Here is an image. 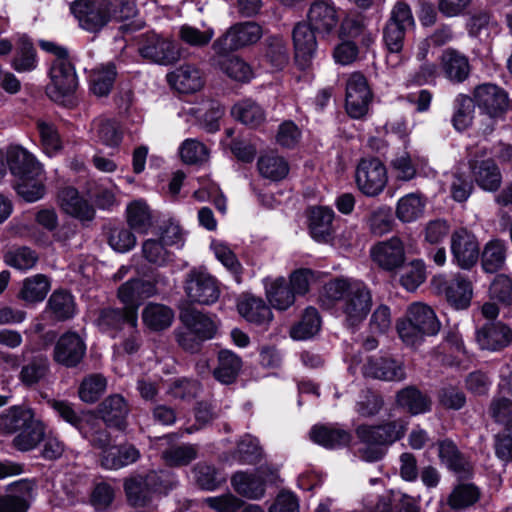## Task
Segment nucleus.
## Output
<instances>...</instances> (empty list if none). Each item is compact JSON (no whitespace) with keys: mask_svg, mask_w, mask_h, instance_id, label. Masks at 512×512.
<instances>
[{"mask_svg":"<svg viewBox=\"0 0 512 512\" xmlns=\"http://www.w3.org/2000/svg\"><path fill=\"white\" fill-rule=\"evenodd\" d=\"M372 99L365 77L360 73L352 74L346 84V111L354 119L363 118Z\"/></svg>","mask_w":512,"mask_h":512,"instance_id":"nucleus-15","label":"nucleus"},{"mask_svg":"<svg viewBox=\"0 0 512 512\" xmlns=\"http://www.w3.org/2000/svg\"><path fill=\"white\" fill-rule=\"evenodd\" d=\"M266 295L270 304L278 310H286L295 302V293L283 277L271 280L266 285Z\"/></svg>","mask_w":512,"mask_h":512,"instance_id":"nucleus-46","label":"nucleus"},{"mask_svg":"<svg viewBox=\"0 0 512 512\" xmlns=\"http://www.w3.org/2000/svg\"><path fill=\"white\" fill-rule=\"evenodd\" d=\"M265 58L275 70L283 69L288 63V49L285 41L279 37H271L267 40Z\"/></svg>","mask_w":512,"mask_h":512,"instance_id":"nucleus-62","label":"nucleus"},{"mask_svg":"<svg viewBox=\"0 0 512 512\" xmlns=\"http://www.w3.org/2000/svg\"><path fill=\"white\" fill-rule=\"evenodd\" d=\"M426 198L419 193H409L401 197L396 205V216L404 223L416 221L423 216Z\"/></svg>","mask_w":512,"mask_h":512,"instance_id":"nucleus-42","label":"nucleus"},{"mask_svg":"<svg viewBox=\"0 0 512 512\" xmlns=\"http://www.w3.org/2000/svg\"><path fill=\"white\" fill-rule=\"evenodd\" d=\"M313 442L326 448H336L347 445L351 440L349 432L327 425L314 426L310 431Z\"/></svg>","mask_w":512,"mask_h":512,"instance_id":"nucleus-40","label":"nucleus"},{"mask_svg":"<svg viewBox=\"0 0 512 512\" xmlns=\"http://www.w3.org/2000/svg\"><path fill=\"white\" fill-rule=\"evenodd\" d=\"M106 379L99 374H92L83 379L79 387V397L86 403H94L104 393Z\"/></svg>","mask_w":512,"mask_h":512,"instance_id":"nucleus-60","label":"nucleus"},{"mask_svg":"<svg viewBox=\"0 0 512 512\" xmlns=\"http://www.w3.org/2000/svg\"><path fill=\"white\" fill-rule=\"evenodd\" d=\"M217 65L231 80L244 83L253 78L251 66L238 56L219 59Z\"/></svg>","mask_w":512,"mask_h":512,"instance_id":"nucleus-52","label":"nucleus"},{"mask_svg":"<svg viewBox=\"0 0 512 512\" xmlns=\"http://www.w3.org/2000/svg\"><path fill=\"white\" fill-rule=\"evenodd\" d=\"M475 342L481 350L500 351L512 343V329L501 321H487L476 329Z\"/></svg>","mask_w":512,"mask_h":512,"instance_id":"nucleus-17","label":"nucleus"},{"mask_svg":"<svg viewBox=\"0 0 512 512\" xmlns=\"http://www.w3.org/2000/svg\"><path fill=\"white\" fill-rule=\"evenodd\" d=\"M451 252L459 267L470 269L479 258L478 241L468 230H456L451 236Z\"/></svg>","mask_w":512,"mask_h":512,"instance_id":"nucleus-22","label":"nucleus"},{"mask_svg":"<svg viewBox=\"0 0 512 512\" xmlns=\"http://www.w3.org/2000/svg\"><path fill=\"white\" fill-rule=\"evenodd\" d=\"M321 327L318 311L309 307L305 310L301 320L292 327L290 335L295 340H306L314 336Z\"/></svg>","mask_w":512,"mask_h":512,"instance_id":"nucleus-53","label":"nucleus"},{"mask_svg":"<svg viewBox=\"0 0 512 512\" xmlns=\"http://www.w3.org/2000/svg\"><path fill=\"white\" fill-rule=\"evenodd\" d=\"M164 473L160 475L153 471L145 478L137 477L125 481L124 488L128 502L135 507H146L152 500V495L156 491L166 488L162 482Z\"/></svg>","mask_w":512,"mask_h":512,"instance_id":"nucleus-14","label":"nucleus"},{"mask_svg":"<svg viewBox=\"0 0 512 512\" xmlns=\"http://www.w3.org/2000/svg\"><path fill=\"white\" fill-rule=\"evenodd\" d=\"M50 290L49 280L45 275L37 274L24 280L19 297L29 303L42 301Z\"/></svg>","mask_w":512,"mask_h":512,"instance_id":"nucleus-51","label":"nucleus"},{"mask_svg":"<svg viewBox=\"0 0 512 512\" xmlns=\"http://www.w3.org/2000/svg\"><path fill=\"white\" fill-rule=\"evenodd\" d=\"M49 306L57 319L65 320L75 313L73 296L65 291H55L49 299Z\"/></svg>","mask_w":512,"mask_h":512,"instance_id":"nucleus-63","label":"nucleus"},{"mask_svg":"<svg viewBox=\"0 0 512 512\" xmlns=\"http://www.w3.org/2000/svg\"><path fill=\"white\" fill-rule=\"evenodd\" d=\"M426 278L425 264L422 260H413L405 268L400 277L401 285L408 291L416 290Z\"/></svg>","mask_w":512,"mask_h":512,"instance_id":"nucleus-64","label":"nucleus"},{"mask_svg":"<svg viewBox=\"0 0 512 512\" xmlns=\"http://www.w3.org/2000/svg\"><path fill=\"white\" fill-rule=\"evenodd\" d=\"M473 100L467 95L459 94L454 100L452 125L457 131H465L473 121Z\"/></svg>","mask_w":512,"mask_h":512,"instance_id":"nucleus-55","label":"nucleus"},{"mask_svg":"<svg viewBox=\"0 0 512 512\" xmlns=\"http://www.w3.org/2000/svg\"><path fill=\"white\" fill-rule=\"evenodd\" d=\"M101 418L110 426L121 427L129 408L125 399L119 395H111L107 397L98 408Z\"/></svg>","mask_w":512,"mask_h":512,"instance_id":"nucleus-39","label":"nucleus"},{"mask_svg":"<svg viewBox=\"0 0 512 512\" xmlns=\"http://www.w3.org/2000/svg\"><path fill=\"white\" fill-rule=\"evenodd\" d=\"M138 50L143 58L162 65L171 64L178 59L173 42L153 32L141 36Z\"/></svg>","mask_w":512,"mask_h":512,"instance_id":"nucleus-20","label":"nucleus"},{"mask_svg":"<svg viewBox=\"0 0 512 512\" xmlns=\"http://www.w3.org/2000/svg\"><path fill=\"white\" fill-rule=\"evenodd\" d=\"M218 367L214 370L215 378L223 383H232L240 371L241 359L231 351H221L218 356Z\"/></svg>","mask_w":512,"mask_h":512,"instance_id":"nucleus-50","label":"nucleus"},{"mask_svg":"<svg viewBox=\"0 0 512 512\" xmlns=\"http://www.w3.org/2000/svg\"><path fill=\"white\" fill-rule=\"evenodd\" d=\"M316 31L308 21L297 23L292 31V39L295 49V62L304 70L310 67L317 50Z\"/></svg>","mask_w":512,"mask_h":512,"instance_id":"nucleus-19","label":"nucleus"},{"mask_svg":"<svg viewBox=\"0 0 512 512\" xmlns=\"http://www.w3.org/2000/svg\"><path fill=\"white\" fill-rule=\"evenodd\" d=\"M263 471L257 473L238 472L231 480L235 491L250 499H259L265 493Z\"/></svg>","mask_w":512,"mask_h":512,"instance_id":"nucleus-32","label":"nucleus"},{"mask_svg":"<svg viewBox=\"0 0 512 512\" xmlns=\"http://www.w3.org/2000/svg\"><path fill=\"white\" fill-rule=\"evenodd\" d=\"M507 244L500 239L488 241L481 254V266L486 273L502 270L506 264Z\"/></svg>","mask_w":512,"mask_h":512,"instance_id":"nucleus-36","label":"nucleus"},{"mask_svg":"<svg viewBox=\"0 0 512 512\" xmlns=\"http://www.w3.org/2000/svg\"><path fill=\"white\" fill-rule=\"evenodd\" d=\"M189 113L201 121L209 132L219 128V120L223 115V109L217 102L206 100L198 108H191Z\"/></svg>","mask_w":512,"mask_h":512,"instance_id":"nucleus-56","label":"nucleus"},{"mask_svg":"<svg viewBox=\"0 0 512 512\" xmlns=\"http://www.w3.org/2000/svg\"><path fill=\"white\" fill-rule=\"evenodd\" d=\"M234 457L240 464H255L262 458V448L256 438L245 435L239 441Z\"/></svg>","mask_w":512,"mask_h":512,"instance_id":"nucleus-58","label":"nucleus"},{"mask_svg":"<svg viewBox=\"0 0 512 512\" xmlns=\"http://www.w3.org/2000/svg\"><path fill=\"white\" fill-rule=\"evenodd\" d=\"M34 485L21 480L9 487V493L0 497V512H26L33 497Z\"/></svg>","mask_w":512,"mask_h":512,"instance_id":"nucleus-27","label":"nucleus"},{"mask_svg":"<svg viewBox=\"0 0 512 512\" xmlns=\"http://www.w3.org/2000/svg\"><path fill=\"white\" fill-rule=\"evenodd\" d=\"M181 320L200 340L213 338L217 330L216 322L212 318L196 310L184 311Z\"/></svg>","mask_w":512,"mask_h":512,"instance_id":"nucleus-38","label":"nucleus"},{"mask_svg":"<svg viewBox=\"0 0 512 512\" xmlns=\"http://www.w3.org/2000/svg\"><path fill=\"white\" fill-rule=\"evenodd\" d=\"M10 171L19 179H37L42 173L40 163L27 150L11 147L7 152Z\"/></svg>","mask_w":512,"mask_h":512,"instance_id":"nucleus-25","label":"nucleus"},{"mask_svg":"<svg viewBox=\"0 0 512 512\" xmlns=\"http://www.w3.org/2000/svg\"><path fill=\"white\" fill-rule=\"evenodd\" d=\"M70 10L78 20L79 26L91 33L99 32L110 21H128L120 26L123 32L138 30L141 21L133 20L137 14L132 0H76Z\"/></svg>","mask_w":512,"mask_h":512,"instance_id":"nucleus-1","label":"nucleus"},{"mask_svg":"<svg viewBox=\"0 0 512 512\" xmlns=\"http://www.w3.org/2000/svg\"><path fill=\"white\" fill-rule=\"evenodd\" d=\"M257 166L261 176L271 181H280L289 173V164L285 158L273 152L262 155Z\"/></svg>","mask_w":512,"mask_h":512,"instance_id":"nucleus-45","label":"nucleus"},{"mask_svg":"<svg viewBox=\"0 0 512 512\" xmlns=\"http://www.w3.org/2000/svg\"><path fill=\"white\" fill-rule=\"evenodd\" d=\"M366 377L385 381H401L405 378V371L401 363L383 357H372L363 366Z\"/></svg>","mask_w":512,"mask_h":512,"instance_id":"nucleus-28","label":"nucleus"},{"mask_svg":"<svg viewBox=\"0 0 512 512\" xmlns=\"http://www.w3.org/2000/svg\"><path fill=\"white\" fill-rule=\"evenodd\" d=\"M116 68L109 63L96 67L90 74V89L98 97L107 96L116 79Z\"/></svg>","mask_w":512,"mask_h":512,"instance_id":"nucleus-47","label":"nucleus"},{"mask_svg":"<svg viewBox=\"0 0 512 512\" xmlns=\"http://www.w3.org/2000/svg\"><path fill=\"white\" fill-rule=\"evenodd\" d=\"M334 212L328 207H313L309 213V232L317 242H328L334 232Z\"/></svg>","mask_w":512,"mask_h":512,"instance_id":"nucleus-31","label":"nucleus"},{"mask_svg":"<svg viewBox=\"0 0 512 512\" xmlns=\"http://www.w3.org/2000/svg\"><path fill=\"white\" fill-rule=\"evenodd\" d=\"M86 354L84 340L75 332H67L59 337L53 349V361L66 368L78 366Z\"/></svg>","mask_w":512,"mask_h":512,"instance_id":"nucleus-18","label":"nucleus"},{"mask_svg":"<svg viewBox=\"0 0 512 512\" xmlns=\"http://www.w3.org/2000/svg\"><path fill=\"white\" fill-rule=\"evenodd\" d=\"M370 257L381 270L390 273L396 272L403 267L406 261L404 243L396 236L379 241L371 247Z\"/></svg>","mask_w":512,"mask_h":512,"instance_id":"nucleus-13","label":"nucleus"},{"mask_svg":"<svg viewBox=\"0 0 512 512\" xmlns=\"http://www.w3.org/2000/svg\"><path fill=\"white\" fill-rule=\"evenodd\" d=\"M432 285L438 293L444 294L446 300L457 310H463L469 307L473 296V289L470 281L462 275H456L450 281L443 276H437L432 279Z\"/></svg>","mask_w":512,"mask_h":512,"instance_id":"nucleus-16","label":"nucleus"},{"mask_svg":"<svg viewBox=\"0 0 512 512\" xmlns=\"http://www.w3.org/2000/svg\"><path fill=\"white\" fill-rule=\"evenodd\" d=\"M358 39L359 42L369 47L376 38V33L367 26L366 18L360 14L341 12V21L334 34V38Z\"/></svg>","mask_w":512,"mask_h":512,"instance_id":"nucleus-23","label":"nucleus"},{"mask_svg":"<svg viewBox=\"0 0 512 512\" xmlns=\"http://www.w3.org/2000/svg\"><path fill=\"white\" fill-rule=\"evenodd\" d=\"M324 297L338 303V309L346 325L355 327L368 315L372 306V294L367 285L351 278H337L323 288Z\"/></svg>","mask_w":512,"mask_h":512,"instance_id":"nucleus-2","label":"nucleus"},{"mask_svg":"<svg viewBox=\"0 0 512 512\" xmlns=\"http://www.w3.org/2000/svg\"><path fill=\"white\" fill-rule=\"evenodd\" d=\"M237 307L242 317L257 326L265 327L272 320L270 308L260 298L246 297Z\"/></svg>","mask_w":512,"mask_h":512,"instance_id":"nucleus-35","label":"nucleus"},{"mask_svg":"<svg viewBox=\"0 0 512 512\" xmlns=\"http://www.w3.org/2000/svg\"><path fill=\"white\" fill-rule=\"evenodd\" d=\"M50 80L47 95L54 102L66 104L78 87L76 71L68 57H57L53 60Z\"/></svg>","mask_w":512,"mask_h":512,"instance_id":"nucleus-7","label":"nucleus"},{"mask_svg":"<svg viewBox=\"0 0 512 512\" xmlns=\"http://www.w3.org/2000/svg\"><path fill=\"white\" fill-rule=\"evenodd\" d=\"M21 357L23 363L18 378L23 385L32 387L46 379L50 372V364L46 355L34 353L32 349L25 347Z\"/></svg>","mask_w":512,"mask_h":512,"instance_id":"nucleus-21","label":"nucleus"},{"mask_svg":"<svg viewBox=\"0 0 512 512\" xmlns=\"http://www.w3.org/2000/svg\"><path fill=\"white\" fill-rule=\"evenodd\" d=\"M44 437V426L41 421L35 422L19 432L13 439V445L20 451L34 449Z\"/></svg>","mask_w":512,"mask_h":512,"instance_id":"nucleus-59","label":"nucleus"},{"mask_svg":"<svg viewBox=\"0 0 512 512\" xmlns=\"http://www.w3.org/2000/svg\"><path fill=\"white\" fill-rule=\"evenodd\" d=\"M468 167L474 183L485 192H497L502 185L503 177L500 168L488 155L486 144L479 143L469 146Z\"/></svg>","mask_w":512,"mask_h":512,"instance_id":"nucleus-6","label":"nucleus"},{"mask_svg":"<svg viewBox=\"0 0 512 512\" xmlns=\"http://www.w3.org/2000/svg\"><path fill=\"white\" fill-rule=\"evenodd\" d=\"M262 28L255 22H241L231 26L214 41L212 48L218 56L253 45L262 37Z\"/></svg>","mask_w":512,"mask_h":512,"instance_id":"nucleus-8","label":"nucleus"},{"mask_svg":"<svg viewBox=\"0 0 512 512\" xmlns=\"http://www.w3.org/2000/svg\"><path fill=\"white\" fill-rule=\"evenodd\" d=\"M168 82L180 93L191 94L200 91L204 86L202 71L193 64H183L168 74Z\"/></svg>","mask_w":512,"mask_h":512,"instance_id":"nucleus-24","label":"nucleus"},{"mask_svg":"<svg viewBox=\"0 0 512 512\" xmlns=\"http://www.w3.org/2000/svg\"><path fill=\"white\" fill-rule=\"evenodd\" d=\"M355 180L358 189L364 195L376 197L387 185V169L378 158L361 159L356 168Z\"/></svg>","mask_w":512,"mask_h":512,"instance_id":"nucleus-10","label":"nucleus"},{"mask_svg":"<svg viewBox=\"0 0 512 512\" xmlns=\"http://www.w3.org/2000/svg\"><path fill=\"white\" fill-rule=\"evenodd\" d=\"M156 293V286L152 282L139 278L130 279L118 288L117 297L127 309V321L132 328L137 327L138 308L141 301Z\"/></svg>","mask_w":512,"mask_h":512,"instance_id":"nucleus-11","label":"nucleus"},{"mask_svg":"<svg viewBox=\"0 0 512 512\" xmlns=\"http://www.w3.org/2000/svg\"><path fill=\"white\" fill-rule=\"evenodd\" d=\"M58 200L65 213L81 222H90L95 217L94 207L73 187L63 188L59 192Z\"/></svg>","mask_w":512,"mask_h":512,"instance_id":"nucleus-26","label":"nucleus"},{"mask_svg":"<svg viewBox=\"0 0 512 512\" xmlns=\"http://www.w3.org/2000/svg\"><path fill=\"white\" fill-rule=\"evenodd\" d=\"M92 138L105 146L117 147L123 138V132L117 122L99 117L91 124Z\"/></svg>","mask_w":512,"mask_h":512,"instance_id":"nucleus-34","label":"nucleus"},{"mask_svg":"<svg viewBox=\"0 0 512 512\" xmlns=\"http://www.w3.org/2000/svg\"><path fill=\"white\" fill-rule=\"evenodd\" d=\"M393 223L394 220L391 209L387 206L377 207L365 218L367 228L376 236H382L389 233L392 230Z\"/></svg>","mask_w":512,"mask_h":512,"instance_id":"nucleus-54","label":"nucleus"},{"mask_svg":"<svg viewBox=\"0 0 512 512\" xmlns=\"http://www.w3.org/2000/svg\"><path fill=\"white\" fill-rule=\"evenodd\" d=\"M472 100L480 114L487 118V123L481 128L482 132L491 133L496 123L504 119L509 109L507 92L497 85L485 83L474 89Z\"/></svg>","mask_w":512,"mask_h":512,"instance_id":"nucleus-5","label":"nucleus"},{"mask_svg":"<svg viewBox=\"0 0 512 512\" xmlns=\"http://www.w3.org/2000/svg\"><path fill=\"white\" fill-rule=\"evenodd\" d=\"M439 62L445 77L452 82H463L470 73L467 57L457 50H444L439 58Z\"/></svg>","mask_w":512,"mask_h":512,"instance_id":"nucleus-29","label":"nucleus"},{"mask_svg":"<svg viewBox=\"0 0 512 512\" xmlns=\"http://www.w3.org/2000/svg\"><path fill=\"white\" fill-rule=\"evenodd\" d=\"M341 9L332 0H315L307 11V21L320 39L334 38L341 21Z\"/></svg>","mask_w":512,"mask_h":512,"instance_id":"nucleus-9","label":"nucleus"},{"mask_svg":"<svg viewBox=\"0 0 512 512\" xmlns=\"http://www.w3.org/2000/svg\"><path fill=\"white\" fill-rule=\"evenodd\" d=\"M406 31L407 29L394 23H387L384 28L383 40L388 50L386 62L392 68L400 66L406 60L402 55Z\"/></svg>","mask_w":512,"mask_h":512,"instance_id":"nucleus-30","label":"nucleus"},{"mask_svg":"<svg viewBox=\"0 0 512 512\" xmlns=\"http://www.w3.org/2000/svg\"><path fill=\"white\" fill-rule=\"evenodd\" d=\"M39 421L35 418L31 408L14 406L7 410L0 418V429L7 433L20 432Z\"/></svg>","mask_w":512,"mask_h":512,"instance_id":"nucleus-33","label":"nucleus"},{"mask_svg":"<svg viewBox=\"0 0 512 512\" xmlns=\"http://www.w3.org/2000/svg\"><path fill=\"white\" fill-rule=\"evenodd\" d=\"M178 36L182 42L192 47H204L210 43L214 36V30L205 27L203 30L184 24L180 26Z\"/></svg>","mask_w":512,"mask_h":512,"instance_id":"nucleus-61","label":"nucleus"},{"mask_svg":"<svg viewBox=\"0 0 512 512\" xmlns=\"http://www.w3.org/2000/svg\"><path fill=\"white\" fill-rule=\"evenodd\" d=\"M397 403L412 415L425 413L430 409V400L414 387H406L398 392Z\"/></svg>","mask_w":512,"mask_h":512,"instance_id":"nucleus-49","label":"nucleus"},{"mask_svg":"<svg viewBox=\"0 0 512 512\" xmlns=\"http://www.w3.org/2000/svg\"><path fill=\"white\" fill-rule=\"evenodd\" d=\"M174 313L171 308L159 303H148L142 311V320L146 327L161 331L171 326Z\"/></svg>","mask_w":512,"mask_h":512,"instance_id":"nucleus-41","label":"nucleus"},{"mask_svg":"<svg viewBox=\"0 0 512 512\" xmlns=\"http://www.w3.org/2000/svg\"><path fill=\"white\" fill-rule=\"evenodd\" d=\"M185 292L187 297L195 303L210 305L220 297L218 281L205 269H192L186 275Z\"/></svg>","mask_w":512,"mask_h":512,"instance_id":"nucleus-12","label":"nucleus"},{"mask_svg":"<svg viewBox=\"0 0 512 512\" xmlns=\"http://www.w3.org/2000/svg\"><path fill=\"white\" fill-rule=\"evenodd\" d=\"M139 456V451L132 445L113 446L100 455V462L104 468L116 470L134 463Z\"/></svg>","mask_w":512,"mask_h":512,"instance_id":"nucleus-37","label":"nucleus"},{"mask_svg":"<svg viewBox=\"0 0 512 512\" xmlns=\"http://www.w3.org/2000/svg\"><path fill=\"white\" fill-rule=\"evenodd\" d=\"M406 426L405 421L397 420L380 426L358 427L356 432L362 443L360 457L368 462L380 460L385 455V447L400 439Z\"/></svg>","mask_w":512,"mask_h":512,"instance_id":"nucleus-4","label":"nucleus"},{"mask_svg":"<svg viewBox=\"0 0 512 512\" xmlns=\"http://www.w3.org/2000/svg\"><path fill=\"white\" fill-rule=\"evenodd\" d=\"M440 328L441 322L433 308L422 302L411 303L396 322L399 338L409 347L421 345L427 337L437 335Z\"/></svg>","mask_w":512,"mask_h":512,"instance_id":"nucleus-3","label":"nucleus"},{"mask_svg":"<svg viewBox=\"0 0 512 512\" xmlns=\"http://www.w3.org/2000/svg\"><path fill=\"white\" fill-rule=\"evenodd\" d=\"M423 162L407 152L400 153L390 162L391 175L397 181L408 182L417 176Z\"/></svg>","mask_w":512,"mask_h":512,"instance_id":"nucleus-44","label":"nucleus"},{"mask_svg":"<svg viewBox=\"0 0 512 512\" xmlns=\"http://www.w3.org/2000/svg\"><path fill=\"white\" fill-rule=\"evenodd\" d=\"M127 222L131 229L146 234L152 226V215L146 202L135 200L127 206Z\"/></svg>","mask_w":512,"mask_h":512,"instance_id":"nucleus-48","label":"nucleus"},{"mask_svg":"<svg viewBox=\"0 0 512 512\" xmlns=\"http://www.w3.org/2000/svg\"><path fill=\"white\" fill-rule=\"evenodd\" d=\"M5 263L17 270L32 269L38 261V254L29 247H19L8 251L4 256Z\"/></svg>","mask_w":512,"mask_h":512,"instance_id":"nucleus-57","label":"nucleus"},{"mask_svg":"<svg viewBox=\"0 0 512 512\" xmlns=\"http://www.w3.org/2000/svg\"><path fill=\"white\" fill-rule=\"evenodd\" d=\"M232 116L251 128H256L264 123L266 115L262 107L252 99H244L231 109Z\"/></svg>","mask_w":512,"mask_h":512,"instance_id":"nucleus-43","label":"nucleus"}]
</instances>
